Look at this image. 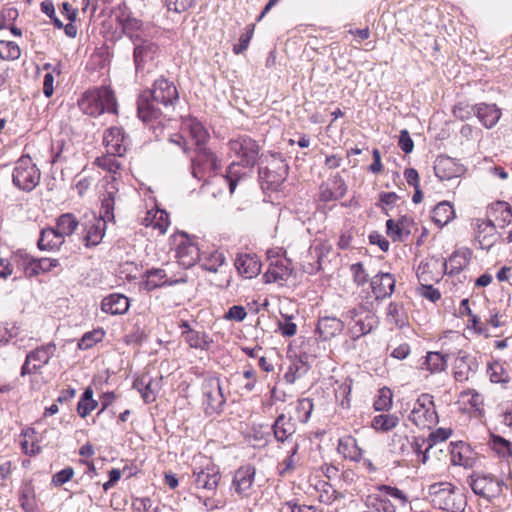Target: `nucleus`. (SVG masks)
Returning a JSON list of instances; mask_svg holds the SVG:
<instances>
[{
  "label": "nucleus",
  "mask_w": 512,
  "mask_h": 512,
  "mask_svg": "<svg viewBox=\"0 0 512 512\" xmlns=\"http://www.w3.org/2000/svg\"><path fill=\"white\" fill-rule=\"evenodd\" d=\"M408 419L421 429H431L438 423L433 396L428 393L421 394L413 403Z\"/></svg>",
  "instance_id": "obj_5"
},
{
  "label": "nucleus",
  "mask_w": 512,
  "mask_h": 512,
  "mask_svg": "<svg viewBox=\"0 0 512 512\" xmlns=\"http://www.w3.org/2000/svg\"><path fill=\"white\" fill-rule=\"evenodd\" d=\"M117 20L121 26L123 34L127 36L133 44L149 36L150 26L143 23L142 20L131 15L124 14L118 16Z\"/></svg>",
  "instance_id": "obj_14"
},
{
  "label": "nucleus",
  "mask_w": 512,
  "mask_h": 512,
  "mask_svg": "<svg viewBox=\"0 0 512 512\" xmlns=\"http://www.w3.org/2000/svg\"><path fill=\"white\" fill-rule=\"evenodd\" d=\"M20 55L21 50L16 43L0 40V60H17Z\"/></svg>",
  "instance_id": "obj_53"
},
{
  "label": "nucleus",
  "mask_w": 512,
  "mask_h": 512,
  "mask_svg": "<svg viewBox=\"0 0 512 512\" xmlns=\"http://www.w3.org/2000/svg\"><path fill=\"white\" fill-rule=\"evenodd\" d=\"M453 354L449 350H442L436 352H428L422 369H426L431 373H440L447 367L448 358Z\"/></svg>",
  "instance_id": "obj_33"
},
{
  "label": "nucleus",
  "mask_w": 512,
  "mask_h": 512,
  "mask_svg": "<svg viewBox=\"0 0 512 512\" xmlns=\"http://www.w3.org/2000/svg\"><path fill=\"white\" fill-rule=\"evenodd\" d=\"M256 470L251 465H245L238 468L233 476L232 489L241 498H248L252 495L254 489Z\"/></svg>",
  "instance_id": "obj_12"
},
{
  "label": "nucleus",
  "mask_w": 512,
  "mask_h": 512,
  "mask_svg": "<svg viewBox=\"0 0 512 512\" xmlns=\"http://www.w3.org/2000/svg\"><path fill=\"white\" fill-rule=\"evenodd\" d=\"M196 151L197 156L192 158V174L195 178L200 179V169L202 167H207L211 170H215L217 168V158L209 149L205 147V145L196 147Z\"/></svg>",
  "instance_id": "obj_28"
},
{
  "label": "nucleus",
  "mask_w": 512,
  "mask_h": 512,
  "mask_svg": "<svg viewBox=\"0 0 512 512\" xmlns=\"http://www.w3.org/2000/svg\"><path fill=\"white\" fill-rule=\"evenodd\" d=\"M344 329L341 319L334 316H324L318 319L316 334L322 341H328L339 335Z\"/></svg>",
  "instance_id": "obj_21"
},
{
  "label": "nucleus",
  "mask_w": 512,
  "mask_h": 512,
  "mask_svg": "<svg viewBox=\"0 0 512 512\" xmlns=\"http://www.w3.org/2000/svg\"><path fill=\"white\" fill-rule=\"evenodd\" d=\"M489 445L500 457L512 456V443L501 436L491 434Z\"/></svg>",
  "instance_id": "obj_49"
},
{
  "label": "nucleus",
  "mask_w": 512,
  "mask_h": 512,
  "mask_svg": "<svg viewBox=\"0 0 512 512\" xmlns=\"http://www.w3.org/2000/svg\"><path fill=\"white\" fill-rule=\"evenodd\" d=\"M387 319L389 323L401 328L406 325V316L403 306L399 303L391 302L387 307Z\"/></svg>",
  "instance_id": "obj_50"
},
{
  "label": "nucleus",
  "mask_w": 512,
  "mask_h": 512,
  "mask_svg": "<svg viewBox=\"0 0 512 512\" xmlns=\"http://www.w3.org/2000/svg\"><path fill=\"white\" fill-rule=\"evenodd\" d=\"M395 277L391 273L380 272L372 277L371 289L377 300L389 298L395 289Z\"/></svg>",
  "instance_id": "obj_20"
},
{
  "label": "nucleus",
  "mask_w": 512,
  "mask_h": 512,
  "mask_svg": "<svg viewBox=\"0 0 512 512\" xmlns=\"http://www.w3.org/2000/svg\"><path fill=\"white\" fill-rule=\"evenodd\" d=\"M374 409L376 411H387L392 406V392L388 388H383L379 391V395L375 400Z\"/></svg>",
  "instance_id": "obj_56"
},
{
  "label": "nucleus",
  "mask_w": 512,
  "mask_h": 512,
  "mask_svg": "<svg viewBox=\"0 0 512 512\" xmlns=\"http://www.w3.org/2000/svg\"><path fill=\"white\" fill-rule=\"evenodd\" d=\"M379 491H381L384 496L393 498L398 505L404 506L406 505L408 499L406 495L400 489L396 487H391L388 485H382L379 487Z\"/></svg>",
  "instance_id": "obj_58"
},
{
  "label": "nucleus",
  "mask_w": 512,
  "mask_h": 512,
  "mask_svg": "<svg viewBox=\"0 0 512 512\" xmlns=\"http://www.w3.org/2000/svg\"><path fill=\"white\" fill-rule=\"evenodd\" d=\"M373 327V317L366 315L364 318L359 317L355 320L354 324L350 326V332L353 338H359L363 335L368 334Z\"/></svg>",
  "instance_id": "obj_51"
},
{
  "label": "nucleus",
  "mask_w": 512,
  "mask_h": 512,
  "mask_svg": "<svg viewBox=\"0 0 512 512\" xmlns=\"http://www.w3.org/2000/svg\"><path fill=\"white\" fill-rule=\"evenodd\" d=\"M475 238L479 247L483 250H489L497 242L499 235L496 224L492 222V219L476 220Z\"/></svg>",
  "instance_id": "obj_16"
},
{
  "label": "nucleus",
  "mask_w": 512,
  "mask_h": 512,
  "mask_svg": "<svg viewBox=\"0 0 512 512\" xmlns=\"http://www.w3.org/2000/svg\"><path fill=\"white\" fill-rule=\"evenodd\" d=\"M454 217L453 206L447 201L438 203L432 211V220L439 227L448 224Z\"/></svg>",
  "instance_id": "obj_42"
},
{
  "label": "nucleus",
  "mask_w": 512,
  "mask_h": 512,
  "mask_svg": "<svg viewBox=\"0 0 512 512\" xmlns=\"http://www.w3.org/2000/svg\"><path fill=\"white\" fill-rule=\"evenodd\" d=\"M229 148L237 156L241 163L247 167H253L259 155V146L249 136H239L229 141Z\"/></svg>",
  "instance_id": "obj_8"
},
{
  "label": "nucleus",
  "mask_w": 512,
  "mask_h": 512,
  "mask_svg": "<svg viewBox=\"0 0 512 512\" xmlns=\"http://www.w3.org/2000/svg\"><path fill=\"white\" fill-rule=\"evenodd\" d=\"M182 338L189 347L200 350H208L212 340L207 333L197 330H183Z\"/></svg>",
  "instance_id": "obj_41"
},
{
  "label": "nucleus",
  "mask_w": 512,
  "mask_h": 512,
  "mask_svg": "<svg viewBox=\"0 0 512 512\" xmlns=\"http://www.w3.org/2000/svg\"><path fill=\"white\" fill-rule=\"evenodd\" d=\"M399 424V418L392 414H380L373 418L372 427L377 431L387 432Z\"/></svg>",
  "instance_id": "obj_45"
},
{
  "label": "nucleus",
  "mask_w": 512,
  "mask_h": 512,
  "mask_svg": "<svg viewBox=\"0 0 512 512\" xmlns=\"http://www.w3.org/2000/svg\"><path fill=\"white\" fill-rule=\"evenodd\" d=\"M452 434V430L450 428H438L435 431H432L428 437V446L426 447V451L423 455L422 463L425 464L428 459L429 450L436 444L440 442L446 441L450 435Z\"/></svg>",
  "instance_id": "obj_47"
},
{
  "label": "nucleus",
  "mask_w": 512,
  "mask_h": 512,
  "mask_svg": "<svg viewBox=\"0 0 512 512\" xmlns=\"http://www.w3.org/2000/svg\"><path fill=\"white\" fill-rule=\"evenodd\" d=\"M434 171L440 180H451L463 175L465 168L451 157L439 156L435 161Z\"/></svg>",
  "instance_id": "obj_17"
},
{
  "label": "nucleus",
  "mask_w": 512,
  "mask_h": 512,
  "mask_svg": "<svg viewBox=\"0 0 512 512\" xmlns=\"http://www.w3.org/2000/svg\"><path fill=\"white\" fill-rule=\"evenodd\" d=\"M160 54L159 46L147 38L134 44V63L136 70H144L147 66H154V61Z\"/></svg>",
  "instance_id": "obj_11"
},
{
  "label": "nucleus",
  "mask_w": 512,
  "mask_h": 512,
  "mask_svg": "<svg viewBox=\"0 0 512 512\" xmlns=\"http://www.w3.org/2000/svg\"><path fill=\"white\" fill-rule=\"evenodd\" d=\"M40 170L29 156H22L13 169V184L23 191H32L40 182Z\"/></svg>",
  "instance_id": "obj_7"
},
{
  "label": "nucleus",
  "mask_w": 512,
  "mask_h": 512,
  "mask_svg": "<svg viewBox=\"0 0 512 512\" xmlns=\"http://www.w3.org/2000/svg\"><path fill=\"white\" fill-rule=\"evenodd\" d=\"M41 10L44 14H46L51 19V21L53 22L55 27H57L58 29L64 28V24L62 23V21L59 18H57L55 15V7H54V4L52 1H50V0L43 1L41 3Z\"/></svg>",
  "instance_id": "obj_64"
},
{
  "label": "nucleus",
  "mask_w": 512,
  "mask_h": 512,
  "mask_svg": "<svg viewBox=\"0 0 512 512\" xmlns=\"http://www.w3.org/2000/svg\"><path fill=\"white\" fill-rule=\"evenodd\" d=\"M178 91L173 82L159 78L151 90L143 91L137 100L139 119L156 130L164 126V120L178 101Z\"/></svg>",
  "instance_id": "obj_1"
},
{
  "label": "nucleus",
  "mask_w": 512,
  "mask_h": 512,
  "mask_svg": "<svg viewBox=\"0 0 512 512\" xmlns=\"http://www.w3.org/2000/svg\"><path fill=\"white\" fill-rule=\"evenodd\" d=\"M460 398L463 402H467L471 408L475 410H479L483 404L482 396L475 390H466L463 391L460 395Z\"/></svg>",
  "instance_id": "obj_60"
},
{
  "label": "nucleus",
  "mask_w": 512,
  "mask_h": 512,
  "mask_svg": "<svg viewBox=\"0 0 512 512\" xmlns=\"http://www.w3.org/2000/svg\"><path fill=\"white\" fill-rule=\"evenodd\" d=\"M21 257L24 259V270L25 274L28 277H33L38 275L41 272H48L53 267H56L59 265V261L57 259H50V258H40L36 259L32 256H29L28 254L21 253Z\"/></svg>",
  "instance_id": "obj_27"
},
{
  "label": "nucleus",
  "mask_w": 512,
  "mask_h": 512,
  "mask_svg": "<svg viewBox=\"0 0 512 512\" xmlns=\"http://www.w3.org/2000/svg\"><path fill=\"white\" fill-rule=\"evenodd\" d=\"M428 491L434 507L449 512L464 511L465 497L453 484L449 482L434 483L429 486Z\"/></svg>",
  "instance_id": "obj_4"
},
{
  "label": "nucleus",
  "mask_w": 512,
  "mask_h": 512,
  "mask_svg": "<svg viewBox=\"0 0 512 512\" xmlns=\"http://www.w3.org/2000/svg\"><path fill=\"white\" fill-rule=\"evenodd\" d=\"M64 243L63 235L54 228H46L41 231L38 240L40 250H58Z\"/></svg>",
  "instance_id": "obj_37"
},
{
  "label": "nucleus",
  "mask_w": 512,
  "mask_h": 512,
  "mask_svg": "<svg viewBox=\"0 0 512 512\" xmlns=\"http://www.w3.org/2000/svg\"><path fill=\"white\" fill-rule=\"evenodd\" d=\"M253 33L254 25L248 26L247 31L240 36L238 44L233 47V52L236 55L243 53L248 48Z\"/></svg>",
  "instance_id": "obj_61"
},
{
  "label": "nucleus",
  "mask_w": 512,
  "mask_h": 512,
  "mask_svg": "<svg viewBox=\"0 0 512 512\" xmlns=\"http://www.w3.org/2000/svg\"><path fill=\"white\" fill-rule=\"evenodd\" d=\"M97 407V401L93 399V391L91 388H87L77 405V412L80 417L84 418L89 415Z\"/></svg>",
  "instance_id": "obj_46"
},
{
  "label": "nucleus",
  "mask_w": 512,
  "mask_h": 512,
  "mask_svg": "<svg viewBox=\"0 0 512 512\" xmlns=\"http://www.w3.org/2000/svg\"><path fill=\"white\" fill-rule=\"evenodd\" d=\"M221 480L219 468L208 462L206 465L197 467L193 471V485L197 489L215 492Z\"/></svg>",
  "instance_id": "obj_10"
},
{
  "label": "nucleus",
  "mask_w": 512,
  "mask_h": 512,
  "mask_svg": "<svg viewBox=\"0 0 512 512\" xmlns=\"http://www.w3.org/2000/svg\"><path fill=\"white\" fill-rule=\"evenodd\" d=\"M473 373L471 362L467 356H459L455 360L454 378L458 382L467 381Z\"/></svg>",
  "instance_id": "obj_44"
},
{
  "label": "nucleus",
  "mask_w": 512,
  "mask_h": 512,
  "mask_svg": "<svg viewBox=\"0 0 512 512\" xmlns=\"http://www.w3.org/2000/svg\"><path fill=\"white\" fill-rule=\"evenodd\" d=\"M182 130L189 133L196 147L205 145L209 139V134L203 124L194 117L183 119Z\"/></svg>",
  "instance_id": "obj_30"
},
{
  "label": "nucleus",
  "mask_w": 512,
  "mask_h": 512,
  "mask_svg": "<svg viewBox=\"0 0 512 512\" xmlns=\"http://www.w3.org/2000/svg\"><path fill=\"white\" fill-rule=\"evenodd\" d=\"M201 253L197 244L187 241L181 243L177 248L178 262L184 268L192 267L200 260Z\"/></svg>",
  "instance_id": "obj_31"
},
{
  "label": "nucleus",
  "mask_w": 512,
  "mask_h": 512,
  "mask_svg": "<svg viewBox=\"0 0 512 512\" xmlns=\"http://www.w3.org/2000/svg\"><path fill=\"white\" fill-rule=\"evenodd\" d=\"M105 336L103 329H94L86 332L82 338L78 341L77 346L81 350L92 348L95 344L101 342Z\"/></svg>",
  "instance_id": "obj_52"
},
{
  "label": "nucleus",
  "mask_w": 512,
  "mask_h": 512,
  "mask_svg": "<svg viewBox=\"0 0 512 512\" xmlns=\"http://www.w3.org/2000/svg\"><path fill=\"white\" fill-rule=\"evenodd\" d=\"M470 485L476 495L490 501L502 493L504 484L490 475H482L472 478Z\"/></svg>",
  "instance_id": "obj_13"
},
{
  "label": "nucleus",
  "mask_w": 512,
  "mask_h": 512,
  "mask_svg": "<svg viewBox=\"0 0 512 512\" xmlns=\"http://www.w3.org/2000/svg\"><path fill=\"white\" fill-rule=\"evenodd\" d=\"M81 111L90 116H98L103 112L117 113L114 92L108 87L89 89L78 100Z\"/></svg>",
  "instance_id": "obj_2"
},
{
  "label": "nucleus",
  "mask_w": 512,
  "mask_h": 512,
  "mask_svg": "<svg viewBox=\"0 0 512 512\" xmlns=\"http://www.w3.org/2000/svg\"><path fill=\"white\" fill-rule=\"evenodd\" d=\"M167 274L165 270L157 268L150 269L145 272V281L143 282V288L147 291L154 290L158 287H162L166 284H171L166 280Z\"/></svg>",
  "instance_id": "obj_43"
},
{
  "label": "nucleus",
  "mask_w": 512,
  "mask_h": 512,
  "mask_svg": "<svg viewBox=\"0 0 512 512\" xmlns=\"http://www.w3.org/2000/svg\"><path fill=\"white\" fill-rule=\"evenodd\" d=\"M117 193L116 178L112 176L111 180L106 183L105 192L101 200V219L104 222L114 219V205Z\"/></svg>",
  "instance_id": "obj_24"
},
{
  "label": "nucleus",
  "mask_w": 512,
  "mask_h": 512,
  "mask_svg": "<svg viewBox=\"0 0 512 512\" xmlns=\"http://www.w3.org/2000/svg\"><path fill=\"white\" fill-rule=\"evenodd\" d=\"M391 451L404 455L409 451L410 441L406 435L395 433L390 442Z\"/></svg>",
  "instance_id": "obj_55"
},
{
  "label": "nucleus",
  "mask_w": 512,
  "mask_h": 512,
  "mask_svg": "<svg viewBox=\"0 0 512 512\" xmlns=\"http://www.w3.org/2000/svg\"><path fill=\"white\" fill-rule=\"evenodd\" d=\"M117 155H112L107 153L101 157H97L95 160V164L103 169L108 171L109 173L116 174L117 171L121 168V163L116 159Z\"/></svg>",
  "instance_id": "obj_54"
},
{
  "label": "nucleus",
  "mask_w": 512,
  "mask_h": 512,
  "mask_svg": "<svg viewBox=\"0 0 512 512\" xmlns=\"http://www.w3.org/2000/svg\"><path fill=\"white\" fill-rule=\"evenodd\" d=\"M54 350V346L49 344L29 352L21 368V376L36 373L41 367L48 363Z\"/></svg>",
  "instance_id": "obj_15"
},
{
  "label": "nucleus",
  "mask_w": 512,
  "mask_h": 512,
  "mask_svg": "<svg viewBox=\"0 0 512 512\" xmlns=\"http://www.w3.org/2000/svg\"><path fill=\"white\" fill-rule=\"evenodd\" d=\"M203 407L207 415L219 414L226 403L221 380L217 376H208L202 383Z\"/></svg>",
  "instance_id": "obj_6"
},
{
  "label": "nucleus",
  "mask_w": 512,
  "mask_h": 512,
  "mask_svg": "<svg viewBox=\"0 0 512 512\" xmlns=\"http://www.w3.org/2000/svg\"><path fill=\"white\" fill-rule=\"evenodd\" d=\"M284 321H278V329L285 337H292L297 332V325L292 322V316L284 315Z\"/></svg>",
  "instance_id": "obj_63"
},
{
  "label": "nucleus",
  "mask_w": 512,
  "mask_h": 512,
  "mask_svg": "<svg viewBox=\"0 0 512 512\" xmlns=\"http://www.w3.org/2000/svg\"><path fill=\"white\" fill-rule=\"evenodd\" d=\"M103 142L106 146L107 153L123 156L126 152L128 139L122 128L111 127L105 132Z\"/></svg>",
  "instance_id": "obj_19"
},
{
  "label": "nucleus",
  "mask_w": 512,
  "mask_h": 512,
  "mask_svg": "<svg viewBox=\"0 0 512 512\" xmlns=\"http://www.w3.org/2000/svg\"><path fill=\"white\" fill-rule=\"evenodd\" d=\"M292 269L286 259H276L271 261L267 271L264 274L266 283H278L283 285L291 276Z\"/></svg>",
  "instance_id": "obj_23"
},
{
  "label": "nucleus",
  "mask_w": 512,
  "mask_h": 512,
  "mask_svg": "<svg viewBox=\"0 0 512 512\" xmlns=\"http://www.w3.org/2000/svg\"><path fill=\"white\" fill-rule=\"evenodd\" d=\"M347 192V185L340 174H335L329 182L320 186L319 198L323 202L341 199Z\"/></svg>",
  "instance_id": "obj_18"
},
{
  "label": "nucleus",
  "mask_w": 512,
  "mask_h": 512,
  "mask_svg": "<svg viewBox=\"0 0 512 512\" xmlns=\"http://www.w3.org/2000/svg\"><path fill=\"white\" fill-rule=\"evenodd\" d=\"M161 381L162 378L152 379L148 376L147 382H146V390L144 393V401L146 403H152L156 399L157 392L161 388Z\"/></svg>",
  "instance_id": "obj_57"
},
{
  "label": "nucleus",
  "mask_w": 512,
  "mask_h": 512,
  "mask_svg": "<svg viewBox=\"0 0 512 512\" xmlns=\"http://www.w3.org/2000/svg\"><path fill=\"white\" fill-rule=\"evenodd\" d=\"M490 380L494 383H505L508 381V375L499 362H494L488 366Z\"/></svg>",
  "instance_id": "obj_59"
},
{
  "label": "nucleus",
  "mask_w": 512,
  "mask_h": 512,
  "mask_svg": "<svg viewBox=\"0 0 512 512\" xmlns=\"http://www.w3.org/2000/svg\"><path fill=\"white\" fill-rule=\"evenodd\" d=\"M337 450L343 457L353 461H359L362 457V450L352 436L339 439Z\"/></svg>",
  "instance_id": "obj_39"
},
{
  "label": "nucleus",
  "mask_w": 512,
  "mask_h": 512,
  "mask_svg": "<svg viewBox=\"0 0 512 512\" xmlns=\"http://www.w3.org/2000/svg\"><path fill=\"white\" fill-rule=\"evenodd\" d=\"M475 115L486 128H492L499 121L501 112L495 104L481 103L475 106Z\"/></svg>",
  "instance_id": "obj_36"
},
{
  "label": "nucleus",
  "mask_w": 512,
  "mask_h": 512,
  "mask_svg": "<svg viewBox=\"0 0 512 512\" xmlns=\"http://www.w3.org/2000/svg\"><path fill=\"white\" fill-rule=\"evenodd\" d=\"M105 223L96 219L93 222L80 223L72 214L66 213V224L69 230L66 235L72 236L71 241H78L86 248L96 246L104 236Z\"/></svg>",
  "instance_id": "obj_3"
},
{
  "label": "nucleus",
  "mask_w": 512,
  "mask_h": 512,
  "mask_svg": "<svg viewBox=\"0 0 512 512\" xmlns=\"http://www.w3.org/2000/svg\"><path fill=\"white\" fill-rule=\"evenodd\" d=\"M19 502L24 512H40L35 496V489L31 481H26L20 488Z\"/></svg>",
  "instance_id": "obj_38"
},
{
  "label": "nucleus",
  "mask_w": 512,
  "mask_h": 512,
  "mask_svg": "<svg viewBox=\"0 0 512 512\" xmlns=\"http://www.w3.org/2000/svg\"><path fill=\"white\" fill-rule=\"evenodd\" d=\"M235 267L240 275L252 279L261 272V263L256 255L240 254L235 260Z\"/></svg>",
  "instance_id": "obj_25"
},
{
  "label": "nucleus",
  "mask_w": 512,
  "mask_h": 512,
  "mask_svg": "<svg viewBox=\"0 0 512 512\" xmlns=\"http://www.w3.org/2000/svg\"><path fill=\"white\" fill-rule=\"evenodd\" d=\"M350 270L353 275L354 282L358 286H363L364 284H366L368 282L369 275L366 272V270L364 269V266L362 263L359 262V263L352 264L350 267Z\"/></svg>",
  "instance_id": "obj_62"
},
{
  "label": "nucleus",
  "mask_w": 512,
  "mask_h": 512,
  "mask_svg": "<svg viewBox=\"0 0 512 512\" xmlns=\"http://www.w3.org/2000/svg\"><path fill=\"white\" fill-rule=\"evenodd\" d=\"M150 215L149 212L145 219L148 221L147 226H151L153 229H157L160 234H164L169 226L168 214L164 210H156L152 217Z\"/></svg>",
  "instance_id": "obj_48"
},
{
  "label": "nucleus",
  "mask_w": 512,
  "mask_h": 512,
  "mask_svg": "<svg viewBox=\"0 0 512 512\" xmlns=\"http://www.w3.org/2000/svg\"><path fill=\"white\" fill-rule=\"evenodd\" d=\"M272 430L277 442H291L296 432V424L293 422L291 416L281 413L275 419Z\"/></svg>",
  "instance_id": "obj_22"
},
{
  "label": "nucleus",
  "mask_w": 512,
  "mask_h": 512,
  "mask_svg": "<svg viewBox=\"0 0 512 512\" xmlns=\"http://www.w3.org/2000/svg\"><path fill=\"white\" fill-rule=\"evenodd\" d=\"M199 261L205 270L213 273L221 272L227 266L224 254L219 251L205 252L201 254Z\"/></svg>",
  "instance_id": "obj_40"
},
{
  "label": "nucleus",
  "mask_w": 512,
  "mask_h": 512,
  "mask_svg": "<svg viewBox=\"0 0 512 512\" xmlns=\"http://www.w3.org/2000/svg\"><path fill=\"white\" fill-rule=\"evenodd\" d=\"M288 165L280 158H273L270 167L259 169V178L267 189L277 190L285 181Z\"/></svg>",
  "instance_id": "obj_9"
},
{
  "label": "nucleus",
  "mask_w": 512,
  "mask_h": 512,
  "mask_svg": "<svg viewBox=\"0 0 512 512\" xmlns=\"http://www.w3.org/2000/svg\"><path fill=\"white\" fill-rule=\"evenodd\" d=\"M487 219L496 224V227H505L512 220V210L510 205L504 201H497L491 204L487 210Z\"/></svg>",
  "instance_id": "obj_29"
},
{
  "label": "nucleus",
  "mask_w": 512,
  "mask_h": 512,
  "mask_svg": "<svg viewBox=\"0 0 512 512\" xmlns=\"http://www.w3.org/2000/svg\"><path fill=\"white\" fill-rule=\"evenodd\" d=\"M250 168L243 165L241 161L239 163L233 162L228 166L222 181L228 184L231 194L235 191L238 182L249 176Z\"/></svg>",
  "instance_id": "obj_34"
},
{
  "label": "nucleus",
  "mask_w": 512,
  "mask_h": 512,
  "mask_svg": "<svg viewBox=\"0 0 512 512\" xmlns=\"http://www.w3.org/2000/svg\"><path fill=\"white\" fill-rule=\"evenodd\" d=\"M470 258L471 252L468 249L455 251L443 264L445 273L450 275L460 273L469 264Z\"/></svg>",
  "instance_id": "obj_35"
},
{
  "label": "nucleus",
  "mask_w": 512,
  "mask_h": 512,
  "mask_svg": "<svg viewBox=\"0 0 512 512\" xmlns=\"http://www.w3.org/2000/svg\"><path fill=\"white\" fill-rule=\"evenodd\" d=\"M451 463L455 466H463L465 468H472L474 465V458L472 452L465 443L457 442L451 443Z\"/></svg>",
  "instance_id": "obj_32"
},
{
  "label": "nucleus",
  "mask_w": 512,
  "mask_h": 512,
  "mask_svg": "<svg viewBox=\"0 0 512 512\" xmlns=\"http://www.w3.org/2000/svg\"><path fill=\"white\" fill-rule=\"evenodd\" d=\"M130 306L129 299L120 293H112L104 297L101 302V310L110 315L125 314Z\"/></svg>",
  "instance_id": "obj_26"
}]
</instances>
